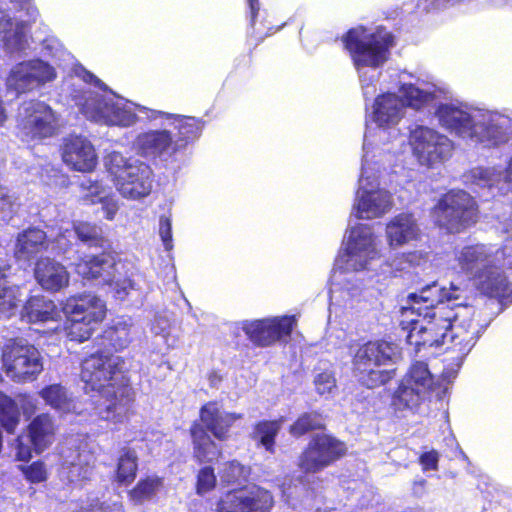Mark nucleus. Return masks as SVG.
<instances>
[{
	"label": "nucleus",
	"mask_w": 512,
	"mask_h": 512,
	"mask_svg": "<svg viewBox=\"0 0 512 512\" xmlns=\"http://www.w3.org/2000/svg\"><path fill=\"white\" fill-rule=\"evenodd\" d=\"M325 423L318 412H304L289 426L290 435L300 438L309 432L325 429Z\"/></svg>",
	"instance_id": "40"
},
{
	"label": "nucleus",
	"mask_w": 512,
	"mask_h": 512,
	"mask_svg": "<svg viewBox=\"0 0 512 512\" xmlns=\"http://www.w3.org/2000/svg\"><path fill=\"white\" fill-rule=\"evenodd\" d=\"M296 322H246L243 326L247 338L256 347H269L276 342L287 343Z\"/></svg>",
	"instance_id": "16"
},
{
	"label": "nucleus",
	"mask_w": 512,
	"mask_h": 512,
	"mask_svg": "<svg viewBox=\"0 0 512 512\" xmlns=\"http://www.w3.org/2000/svg\"><path fill=\"white\" fill-rule=\"evenodd\" d=\"M96 108V114L91 117L97 122L109 123L110 116L109 111L114 108L113 104L108 103L103 98H97L94 102Z\"/></svg>",
	"instance_id": "52"
},
{
	"label": "nucleus",
	"mask_w": 512,
	"mask_h": 512,
	"mask_svg": "<svg viewBox=\"0 0 512 512\" xmlns=\"http://www.w3.org/2000/svg\"><path fill=\"white\" fill-rule=\"evenodd\" d=\"M262 39H263V37H259L258 39H254L253 42L250 43L249 45L254 48V47H256L262 41Z\"/></svg>",
	"instance_id": "64"
},
{
	"label": "nucleus",
	"mask_w": 512,
	"mask_h": 512,
	"mask_svg": "<svg viewBox=\"0 0 512 512\" xmlns=\"http://www.w3.org/2000/svg\"><path fill=\"white\" fill-rule=\"evenodd\" d=\"M456 261L460 270L466 274L476 275L485 267L487 254L479 245L463 247L457 254Z\"/></svg>",
	"instance_id": "34"
},
{
	"label": "nucleus",
	"mask_w": 512,
	"mask_h": 512,
	"mask_svg": "<svg viewBox=\"0 0 512 512\" xmlns=\"http://www.w3.org/2000/svg\"><path fill=\"white\" fill-rule=\"evenodd\" d=\"M341 40L344 48L352 55V28L345 32Z\"/></svg>",
	"instance_id": "61"
},
{
	"label": "nucleus",
	"mask_w": 512,
	"mask_h": 512,
	"mask_svg": "<svg viewBox=\"0 0 512 512\" xmlns=\"http://www.w3.org/2000/svg\"><path fill=\"white\" fill-rule=\"evenodd\" d=\"M0 37L1 40L4 39V36L12 32V28L15 25L12 18L8 15L0 12Z\"/></svg>",
	"instance_id": "57"
},
{
	"label": "nucleus",
	"mask_w": 512,
	"mask_h": 512,
	"mask_svg": "<svg viewBox=\"0 0 512 512\" xmlns=\"http://www.w3.org/2000/svg\"><path fill=\"white\" fill-rule=\"evenodd\" d=\"M137 153L151 161H167L179 153L171 131L155 129L142 132L135 139Z\"/></svg>",
	"instance_id": "15"
},
{
	"label": "nucleus",
	"mask_w": 512,
	"mask_h": 512,
	"mask_svg": "<svg viewBox=\"0 0 512 512\" xmlns=\"http://www.w3.org/2000/svg\"><path fill=\"white\" fill-rule=\"evenodd\" d=\"M440 124L450 133L463 138L476 136V124L474 118L467 111L451 104H440L436 111Z\"/></svg>",
	"instance_id": "24"
},
{
	"label": "nucleus",
	"mask_w": 512,
	"mask_h": 512,
	"mask_svg": "<svg viewBox=\"0 0 512 512\" xmlns=\"http://www.w3.org/2000/svg\"><path fill=\"white\" fill-rule=\"evenodd\" d=\"M249 474L250 468L234 459L224 464L221 477L225 483L233 485L246 481Z\"/></svg>",
	"instance_id": "43"
},
{
	"label": "nucleus",
	"mask_w": 512,
	"mask_h": 512,
	"mask_svg": "<svg viewBox=\"0 0 512 512\" xmlns=\"http://www.w3.org/2000/svg\"><path fill=\"white\" fill-rule=\"evenodd\" d=\"M40 397L51 408L70 412L73 409V400L69 397L67 389L61 384H50L39 391Z\"/></svg>",
	"instance_id": "37"
},
{
	"label": "nucleus",
	"mask_w": 512,
	"mask_h": 512,
	"mask_svg": "<svg viewBox=\"0 0 512 512\" xmlns=\"http://www.w3.org/2000/svg\"><path fill=\"white\" fill-rule=\"evenodd\" d=\"M272 493L259 485H245L224 492L215 502L214 512H271Z\"/></svg>",
	"instance_id": "9"
},
{
	"label": "nucleus",
	"mask_w": 512,
	"mask_h": 512,
	"mask_svg": "<svg viewBox=\"0 0 512 512\" xmlns=\"http://www.w3.org/2000/svg\"><path fill=\"white\" fill-rule=\"evenodd\" d=\"M404 104L394 93H385L376 97L373 106V119L381 127L397 124L402 117Z\"/></svg>",
	"instance_id": "30"
},
{
	"label": "nucleus",
	"mask_w": 512,
	"mask_h": 512,
	"mask_svg": "<svg viewBox=\"0 0 512 512\" xmlns=\"http://www.w3.org/2000/svg\"><path fill=\"white\" fill-rule=\"evenodd\" d=\"M27 436L37 454L44 452L53 443L56 434V425L49 413L35 416L27 425Z\"/></svg>",
	"instance_id": "28"
},
{
	"label": "nucleus",
	"mask_w": 512,
	"mask_h": 512,
	"mask_svg": "<svg viewBox=\"0 0 512 512\" xmlns=\"http://www.w3.org/2000/svg\"><path fill=\"white\" fill-rule=\"evenodd\" d=\"M116 164L109 168L113 181L120 194L125 198L140 199L152 190L153 171L151 167L139 160L128 161L120 155L113 158Z\"/></svg>",
	"instance_id": "7"
},
{
	"label": "nucleus",
	"mask_w": 512,
	"mask_h": 512,
	"mask_svg": "<svg viewBox=\"0 0 512 512\" xmlns=\"http://www.w3.org/2000/svg\"><path fill=\"white\" fill-rule=\"evenodd\" d=\"M360 185L356 192L354 204L355 216L359 219L372 220L383 217L391 211L394 205L393 195L379 184L363 183V176L359 179Z\"/></svg>",
	"instance_id": "14"
},
{
	"label": "nucleus",
	"mask_w": 512,
	"mask_h": 512,
	"mask_svg": "<svg viewBox=\"0 0 512 512\" xmlns=\"http://www.w3.org/2000/svg\"><path fill=\"white\" fill-rule=\"evenodd\" d=\"M249 7L250 14V24L251 26L255 25L256 18L258 16L260 10V2L259 0H246Z\"/></svg>",
	"instance_id": "58"
},
{
	"label": "nucleus",
	"mask_w": 512,
	"mask_h": 512,
	"mask_svg": "<svg viewBox=\"0 0 512 512\" xmlns=\"http://www.w3.org/2000/svg\"><path fill=\"white\" fill-rule=\"evenodd\" d=\"M159 233L166 249L172 247V228L169 218L162 216L159 221Z\"/></svg>",
	"instance_id": "55"
},
{
	"label": "nucleus",
	"mask_w": 512,
	"mask_h": 512,
	"mask_svg": "<svg viewBox=\"0 0 512 512\" xmlns=\"http://www.w3.org/2000/svg\"><path fill=\"white\" fill-rule=\"evenodd\" d=\"M402 103L405 106L412 107L416 110L423 108L430 100H432L433 95L429 92H426L414 84H403L401 87Z\"/></svg>",
	"instance_id": "41"
},
{
	"label": "nucleus",
	"mask_w": 512,
	"mask_h": 512,
	"mask_svg": "<svg viewBox=\"0 0 512 512\" xmlns=\"http://www.w3.org/2000/svg\"><path fill=\"white\" fill-rule=\"evenodd\" d=\"M506 178L509 182H512V157L508 161V164L506 167Z\"/></svg>",
	"instance_id": "63"
},
{
	"label": "nucleus",
	"mask_w": 512,
	"mask_h": 512,
	"mask_svg": "<svg viewBox=\"0 0 512 512\" xmlns=\"http://www.w3.org/2000/svg\"><path fill=\"white\" fill-rule=\"evenodd\" d=\"M392 43L391 37H382L378 34H371L366 40H361L354 29V64L357 69L360 66L379 67L387 60L389 47Z\"/></svg>",
	"instance_id": "17"
},
{
	"label": "nucleus",
	"mask_w": 512,
	"mask_h": 512,
	"mask_svg": "<svg viewBox=\"0 0 512 512\" xmlns=\"http://www.w3.org/2000/svg\"><path fill=\"white\" fill-rule=\"evenodd\" d=\"M57 306L44 295H32L28 297L24 306L22 317L28 320H55Z\"/></svg>",
	"instance_id": "33"
},
{
	"label": "nucleus",
	"mask_w": 512,
	"mask_h": 512,
	"mask_svg": "<svg viewBox=\"0 0 512 512\" xmlns=\"http://www.w3.org/2000/svg\"><path fill=\"white\" fill-rule=\"evenodd\" d=\"M379 257L377 237L373 233L372 226L366 224L354 226V271L366 269L370 261Z\"/></svg>",
	"instance_id": "25"
},
{
	"label": "nucleus",
	"mask_w": 512,
	"mask_h": 512,
	"mask_svg": "<svg viewBox=\"0 0 512 512\" xmlns=\"http://www.w3.org/2000/svg\"><path fill=\"white\" fill-rule=\"evenodd\" d=\"M18 469L30 484L43 483L48 479L47 467L42 460H36L29 465H19Z\"/></svg>",
	"instance_id": "47"
},
{
	"label": "nucleus",
	"mask_w": 512,
	"mask_h": 512,
	"mask_svg": "<svg viewBox=\"0 0 512 512\" xmlns=\"http://www.w3.org/2000/svg\"><path fill=\"white\" fill-rule=\"evenodd\" d=\"M164 488V477L156 474L140 478L134 487L128 491L129 500L134 504L151 501Z\"/></svg>",
	"instance_id": "32"
},
{
	"label": "nucleus",
	"mask_w": 512,
	"mask_h": 512,
	"mask_svg": "<svg viewBox=\"0 0 512 512\" xmlns=\"http://www.w3.org/2000/svg\"><path fill=\"white\" fill-rule=\"evenodd\" d=\"M62 159L75 171L90 172L97 165V155L93 145L81 136H70L64 139Z\"/></svg>",
	"instance_id": "18"
},
{
	"label": "nucleus",
	"mask_w": 512,
	"mask_h": 512,
	"mask_svg": "<svg viewBox=\"0 0 512 512\" xmlns=\"http://www.w3.org/2000/svg\"><path fill=\"white\" fill-rule=\"evenodd\" d=\"M79 187L82 192L80 200L85 205L98 204L109 192L100 181L90 178L81 181Z\"/></svg>",
	"instance_id": "42"
},
{
	"label": "nucleus",
	"mask_w": 512,
	"mask_h": 512,
	"mask_svg": "<svg viewBox=\"0 0 512 512\" xmlns=\"http://www.w3.org/2000/svg\"><path fill=\"white\" fill-rule=\"evenodd\" d=\"M401 358V349L391 341L368 342L354 355V378L369 389L389 382L395 376V369L381 370L376 367L394 364Z\"/></svg>",
	"instance_id": "3"
},
{
	"label": "nucleus",
	"mask_w": 512,
	"mask_h": 512,
	"mask_svg": "<svg viewBox=\"0 0 512 512\" xmlns=\"http://www.w3.org/2000/svg\"><path fill=\"white\" fill-rule=\"evenodd\" d=\"M61 311L68 320L71 316H80L79 320H104L107 314L106 303L97 295L84 292L72 295L61 303Z\"/></svg>",
	"instance_id": "19"
},
{
	"label": "nucleus",
	"mask_w": 512,
	"mask_h": 512,
	"mask_svg": "<svg viewBox=\"0 0 512 512\" xmlns=\"http://www.w3.org/2000/svg\"><path fill=\"white\" fill-rule=\"evenodd\" d=\"M434 375L424 361H414L393 394L395 410L415 413L424 403L434 386Z\"/></svg>",
	"instance_id": "5"
},
{
	"label": "nucleus",
	"mask_w": 512,
	"mask_h": 512,
	"mask_svg": "<svg viewBox=\"0 0 512 512\" xmlns=\"http://www.w3.org/2000/svg\"><path fill=\"white\" fill-rule=\"evenodd\" d=\"M97 323L98 322H69L64 329L66 330L67 337L71 341L84 342L90 339L95 330L92 324Z\"/></svg>",
	"instance_id": "49"
},
{
	"label": "nucleus",
	"mask_w": 512,
	"mask_h": 512,
	"mask_svg": "<svg viewBox=\"0 0 512 512\" xmlns=\"http://www.w3.org/2000/svg\"><path fill=\"white\" fill-rule=\"evenodd\" d=\"M385 235L390 248L401 247L417 240L420 228L414 213L403 211L390 218L385 226Z\"/></svg>",
	"instance_id": "20"
},
{
	"label": "nucleus",
	"mask_w": 512,
	"mask_h": 512,
	"mask_svg": "<svg viewBox=\"0 0 512 512\" xmlns=\"http://www.w3.org/2000/svg\"><path fill=\"white\" fill-rule=\"evenodd\" d=\"M113 254L105 249L99 254H84L75 263L74 271L83 280H107L115 269Z\"/></svg>",
	"instance_id": "22"
},
{
	"label": "nucleus",
	"mask_w": 512,
	"mask_h": 512,
	"mask_svg": "<svg viewBox=\"0 0 512 512\" xmlns=\"http://www.w3.org/2000/svg\"><path fill=\"white\" fill-rule=\"evenodd\" d=\"M438 461L439 455L435 450L425 452L420 456V464L424 470H436Z\"/></svg>",
	"instance_id": "56"
},
{
	"label": "nucleus",
	"mask_w": 512,
	"mask_h": 512,
	"mask_svg": "<svg viewBox=\"0 0 512 512\" xmlns=\"http://www.w3.org/2000/svg\"><path fill=\"white\" fill-rule=\"evenodd\" d=\"M300 317V314H284L279 316H273L264 318L263 320H297V318Z\"/></svg>",
	"instance_id": "62"
},
{
	"label": "nucleus",
	"mask_w": 512,
	"mask_h": 512,
	"mask_svg": "<svg viewBox=\"0 0 512 512\" xmlns=\"http://www.w3.org/2000/svg\"><path fill=\"white\" fill-rule=\"evenodd\" d=\"M478 288L484 294L497 298L502 305L512 303V284L495 266H485L476 275Z\"/></svg>",
	"instance_id": "26"
},
{
	"label": "nucleus",
	"mask_w": 512,
	"mask_h": 512,
	"mask_svg": "<svg viewBox=\"0 0 512 512\" xmlns=\"http://www.w3.org/2000/svg\"><path fill=\"white\" fill-rule=\"evenodd\" d=\"M217 484V478L212 466H204L199 469L196 476V493L198 495H204L215 489Z\"/></svg>",
	"instance_id": "48"
},
{
	"label": "nucleus",
	"mask_w": 512,
	"mask_h": 512,
	"mask_svg": "<svg viewBox=\"0 0 512 512\" xmlns=\"http://www.w3.org/2000/svg\"><path fill=\"white\" fill-rule=\"evenodd\" d=\"M472 177L474 180H480L486 183L489 180V172L486 169L477 168L472 171Z\"/></svg>",
	"instance_id": "60"
},
{
	"label": "nucleus",
	"mask_w": 512,
	"mask_h": 512,
	"mask_svg": "<svg viewBox=\"0 0 512 512\" xmlns=\"http://www.w3.org/2000/svg\"><path fill=\"white\" fill-rule=\"evenodd\" d=\"M445 331L441 334V341L451 343V349L456 353L453 362L447 365L441 373L443 381L451 383L456 377L463 364L465 357L474 347L481 333L487 325H480L479 322H446Z\"/></svg>",
	"instance_id": "8"
},
{
	"label": "nucleus",
	"mask_w": 512,
	"mask_h": 512,
	"mask_svg": "<svg viewBox=\"0 0 512 512\" xmlns=\"http://www.w3.org/2000/svg\"><path fill=\"white\" fill-rule=\"evenodd\" d=\"M242 418L241 413L221 412L216 400L204 403L199 409V419L189 427L194 460L203 464L222 458V449L212 436L218 441H227L231 436V427Z\"/></svg>",
	"instance_id": "2"
},
{
	"label": "nucleus",
	"mask_w": 512,
	"mask_h": 512,
	"mask_svg": "<svg viewBox=\"0 0 512 512\" xmlns=\"http://www.w3.org/2000/svg\"><path fill=\"white\" fill-rule=\"evenodd\" d=\"M419 322H400L401 328L398 332L399 340L404 339L408 345H414L417 350L421 346H442L441 334L445 326H439L438 322H427L426 326H418Z\"/></svg>",
	"instance_id": "23"
},
{
	"label": "nucleus",
	"mask_w": 512,
	"mask_h": 512,
	"mask_svg": "<svg viewBox=\"0 0 512 512\" xmlns=\"http://www.w3.org/2000/svg\"><path fill=\"white\" fill-rule=\"evenodd\" d=\"M98 204L102 205L104 217L107 220L111 221L115 218L119 206L117 200L114 198V195L112 193L108 192L106 196L103 197L101 201H99Z\"/></svg>",
	"instance_id": "53"
},
{
	"label": "nucleus",
	"mask_w": 512,
	"mask_h": 512,
	"mask_svg": "<svg viewBox=\"0 0 512 512\" xmlns=\"http://www.w3.org/2000/svg\"><path fill=\"white\" fill-rule=\"evenodd\" d=\"M457 297L441 288L436 281L422 287L418 293H410L406 298V304L401 306V316L409 320L433 319L436 316V309H444L445 303Z\"/></svg>",
	"instance_id": "12"
},
{
	"label": "nucleus",
	"mask_w": 512,
	"mask_h": 512,
	"mask_svg": "<svg viewBox=\"0 0 512 512\" xmlns=\"http://www.w3.org/2000/svg\"><path fill=\"white\" fill-rule=\"evenodd\" d=\"M315 389L318 394H330L336 388V379L332 371L324 370L314 378Z\"/></svg>",
	"instance_id": "51"
},
{
	"label": "nucleus",
	"mask_w": 512,
	"mask_h": 512,
	"mask_svg": "<svg viewBox=\"0 0 512 512\" xmlns=\"http://www.w3.org/2000/svg\"><path fill=\"white\" fill-rule=\"evenodd\" d=\"M5 371L14 381L25 382L36 378L43 370L38 351L29 345L10 340L2 352Z\"/></svg>",
	"instance_id": "11"
},
{
	"label": "nucleus",
	"mask_w": 512,
	"mask_h": 512,
	"mask_svg": "<svg viewBox=\"0 0 512 512\" xmlns=\"http://www.w3.org/2000/svg\"><path fill=\"white\" fill-rule=\"evenodd\" d=\"M15 457L18 461L28 462L32 458V445L23 442V437L18 436L15 440Z\"/></svg>",
	"instance_id": "54"
},
{
	"label": "nucleus",
	"mask_w": 512,
	"mask_h": 512,
	"mask_svg": "<svg viewBox=\"0 0 512 512\" xmlns=\"http://www.w3.org/2000/svg\"><path fill=\"white\" fill-rule=\"evenodd\" d=\"M409 141L419 161L428 166L446 160L453 150V143L447 136L426 126L412 130Z\"/></svg>",
	"instance_id": "13"
},
{
	"label": "nucleus",
	"mask_w": 512,
	"mask_h": 512,
	"mask_svg": "<svg viewBox=\"0 0 512 512\" xmlns=\"http://www.w3.org/2000/svg\"><path fill=\"white\" fill-rule=\"evenodd\" d=\"M76 238L89 247L109 248V240L105 237L103 229L96 223L89 221H76L73 223Z\"/></svg>",
	"instance_id": "36"
},
{
	"label": "nucleus",
	"mask_w": 512,
	"mask_h": 512,
	"mask_svg": "<svg viewBox=\"0 0 512 512\" xmlns=\"http://www.w3.org/2000/svg\"><path fill=\"white\" fill-rule=\"evenodd\" d=\"M158 115L166 120H173L172 125L176 130L174 142L179 152L185 150L202 134L205 122L200 118L163 111H159Z\"/></svg>",
	"instance_id": "27"
},
{
	"label": "nucleus",
	"mask_w": 512,
	"mask_h": 512,
	"mask_svg": "<svg viewBox=\"0 0 512 512\" xmlns=\"http://www.w3.org/2000/svg\"><path fill=\"white\" fill-rule=\"evenodd\" d=\"M21 413L14 399L0 391V425L8 434H14L20 424Z\"/></svg>",
	"instance_id": "38"
},
{
	"label": "nucleus",
	"mask_w": 512,
	"mask_h": 512,
	"mask_svg": "<svg viewBox=\"0 0 512 512\" xmlns=\"http://www.w3.org/2000/svg\"><path fill=\"white\" fill-rule=\"evenodd\" d=\"M347 452L345 442L332 434H314L297 458V468L304 475L317 474L340 460Z\"/></svg>",
	"instance_id": "6"
},
{
	"label": "nucleus",
	"mask_w": 512,
	"mask_h": 512,
	"mask_svg": "<svg viewBox=\"0 0 512 512\" xmlns=\"http://www.w3.org/2000/svg\"><path fill=\"white\" fill-rule=\"evenodd\" d=\"M28 63L36 87L44 85L56 78V71L49 63L38 58L28 60Z\"/></svg>",
	"instance_id": "45"
},
{
	"label": "nucleus",
	"mask_w": 512,
	"mask_h": 512,
	"mask_svg": "<svg viewBox=\"0 0 512 512\" xmlns=\"http://www.w3.org/2000/svg\"><path fill=\"white\" fill-rule=\"evenodd\" d=\"M17 128L23 139L43 140L57 131V117L53 109L43 101L31 99L23 103Z\"/></svg>",
	"instance_id": "10"
},
{
	"label": "nucleus",
	"mask_w": 512,
	"mask_h": 512,
	"mask_svg": "<svg viewBox=\"0 0 512 512\" xmlns=\"http://www.w3.org/2000/svg\"><path fill=\"white\" fill-rule=\"evenodd\" d=\"M24 27L25 25L23 22L16 23L12 28V32L4 36V39H2L3 47L8 53L21 52L25 50L27 40Z\"/></svg>",
	"instance_id": "44"
},
{
	"label": "nucleus",
	"mask_w": 512,
	"mask_h": 512,
	"mask_svg": "<svg viewBox=\"0 0 512 512\" xmlns=\"http://www.w3.org/2000/svg\"><path fill=\"white\" fill-rule=\"evenodd\" d=\"M344 245L337 255L335 264L341 271H348V263L352 259V228L346 229Z\"/></svg>",
	"instance_id": "50"
},
{
	"label": "nucleus",
	"mask_w": 512,
	"mask_h": 512,
	"mask_svg": "<svg viewBox=\"0 0 512 512\" xmlns=\"http://www.w3.org/2000/svg\"><path fill=\"white\" fill-rule=\"evenodd\" d=\"M435 223L448 233H460L478 221V204L462 189H451L442 194L431 209Z\"/></svg>",
	"instance_id": "4"
},
{
	"label": "nucleus",
	"mask_w": 512,
	"mask_h": 512,
	"mask_svg": "<svg viewBox=\"0 0 512 512\" xmlns=\"http://www.w3.org/2000/svg\"><path fill=\"white\" fill-rule=\"evenodd\" d=\"M34 278L42 289L53 293L66 288L70 282L67 268L49 257H41L36 261Z\"/></svg>",
	"instance_id": "21"
},
{
	"label": "nucleus",
	"mask_w": 512,
	"mask_h": 512,
	"mask_svg": "<svg viewBox=\"0 0 512 512\" xmlns=\"http://www.w3.org/2000/svg\"><path fill=\"white\" fill-rule=\"evenodd\" d=\"M283 417L278 419H263L254 423L250 438L258 447H263L268 453L275 454L277 436L282 428Z\"/></svg>",
	"instance_id": "31"
},
{
	"label": "nucleus",
	"mask_w": 512,
	"mask_h": 512,
	"mask_svg": "<svg viewBox=\"0 0 512 512\" xmlns=\"http://www.w3.org/2000/svg\"><path fill=\"white\" fill-rule=\"evenodd\" d=\"M138 472V456L134 449L123 448L118 457L114 481L118 485L128 486L134 482Z\"/></svg>",
	"instance_id": "35"
},
{
	"label": "nucleus",
	"mask_w": 512,
	"mask_h": 512,
	"mask_svg": "<svg viewBox=\"0 0 512 512\" xmlns=\"http://www.w3.org/2000/svg\"><path fill=\"white\" fill-rule=\"evenodd\" d=\"M130 342L126 322L108 326L96 337L97 350L83 360L80 372L85 389L99 393L105 400L104 408L99 411L101 417L115 423L128 416L136 397L125 358L113 356Z\"/></svg>",
	"instance_id": "1"
},
{
	"label": "nucleus",
	"mask_w": 512,
	"mask_h": 512,
	"mask_svg": "<svg viewBox=\"0 0 512 512\" xmlns=\"http://www.w3.org/2000/svg\"><path fill=\"white\" fill-rule=\"evenodd\" d=\"M418 259V255L416 252H408V253H402L397 257V260L400 264L408 263L410 265H413Z\"/></svg>",
	"instance_id": "59"
},
{
	"label": "nucleus",
	"mask_w": 512,
	"mask_h": 512,
	"mask_svg": "<svg viewBox=\"0 0 512 512\" xmlns=\"http://www.w3.org/2000/svg\"><path fill=\"white\" fill-rule=\"evenodd\" d=\"M20 299L17 291L8 286L0 287V317L11 318L18 310Z\"/></svg>",
	"instance_id": "46"
},
{
	"label": "nucleus",
	"mask_w": 512,
	"mask_h": 512,
	"mask_svg": "<svg viewBox=\"0 0 512 512\" xmlns=\"http://www.w3.org/2000/svg\"><path fill=\"white\" fill-rule=\"evenodd\" d=\"M30 71L31 69L28 61H22L14 65L7 77V84L9 88L15 90L19 94L35 88L36 84Z\"/></svg>",
	"instance_id": "39"
},
{
	"label": "nucleus",
	"mask_w": 512,
	"mask_h": 512,
	"mask_svg": "<svg viewBox=\"0 0 512 512\" xmlns=\"http://www.w3.org/2000/svg\"><path fill=\"white\" fill-rule=\"evenodd\" d=\"M49 243L46 233L35 227H30L17 235L15 256L26 261L31 260L37 254L46 251Z\"/></svg>",
	"instance_id": "29"
}]
</instances>
